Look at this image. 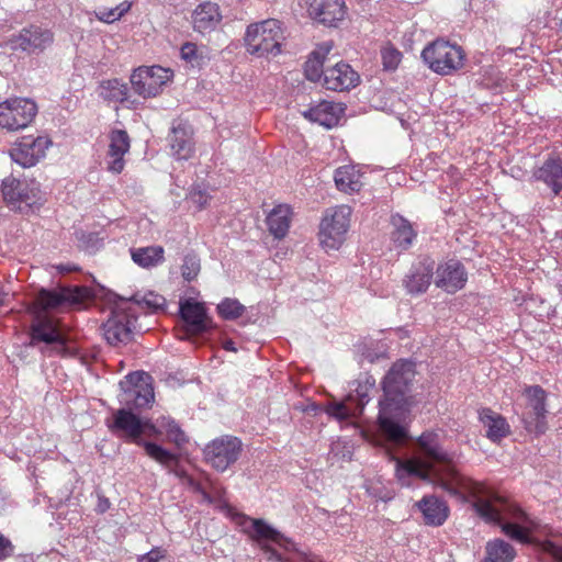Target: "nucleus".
<instances>
[{"label": "nucleus", "instance_id": "10", "mask_svg": "<svg viewBox=\"0 0 562 562\" xmlns=\"http://www.w3.org/2000/svg\"><path fill=\"white\" fill-rule=\"evenodd\" d=\"M37 114L36 103L26 98L8 99L0 103V126L8 131L25 128Z\"/></svg>", "mask_w": 562, "mask_h": 562}, {"label": "nucleus", "instance_id": "18", "mask_svg": "<svg viewBox=\"0 0 562 562\" xmlns=\"http://www.w3.org/2000/svg\"><path fill=\"white\" fill-rule=\"evenodd\" d=\"M468 272L464 265L457 259L438 265L435 284L449 294H453L465 286Z\"/></svg>", "mask_w": 562, "mask_h": 562}, {"label": "nucleus", "instance_id": "38", "mask_svg": "<svg viewBox=\"0 0 562 562\" xmlns=\"http://www.w3.org/2000/svg\"><path fill=\"white\" fill-rule=\"evenodd\" d=\"M325 55L318 50H313L304 64V75L307 80L317 82L324 79Z\"/></svg>", "mask_w": 562, "mask_h": 562}, {"label": "nucleus", "instance_id": "20", "mask_svg": "<svg viewBox=\"0 0 562 562\" xmlns=\"http://www.w3.org/2000/svg\"><path fill=\"white\" fill-rule=\"evenodd\" d=\"M434 269L435 260L429 256H420L404 279L406 291L413 295L425 293L431 283Z\"/></svg>", "mask_w": 562, "mask_h": 562}, {"label": "nucleus", "instance_id": "8", "mask_svg": "<svg viewBox=\"0 0 562 562\" xmlns=\"http://www.w3.org/2000/svg\"><path fill=\"white\" fill-rule=\"evenodd\" d=\"M351 209L340 205L328 210L319 225L321 244L329 249H338L345 240L350 225Z\"/></svg>", "mask_w": 562, "mask_h": 562}, {"label": "nucleus", "instance_id": "2", "mask_svg": "<svg viewBox=\"0 0 562 562\" xmlns=\"http://www.w3.org/2000/svg\"><path fill=\"white\" fill-rule=\"evenodd\" d=\"M416 375L415 363L409 360H398L387 371L381 382L383 391L379 400L378 423L372 440L380 442L386 438L395 443L407 437V428L402 424L413 404L412 386Z\"/></svg>", "mask_w": 562, "mask_h": 562}, {"label": "nucleus", "instance_id": "34", "mask_svg": "<svg viewBox=\"0 0 562 562\" xmlns=\"http://www.w3.org/2000/svg\"><path fill=\"white\" fill-rule=\"evenodd\" d=\"M133 261L142 268H153L165 261V250L161 246L131 248Z\"/></svg>", "mask_w": 562, "mask_h": 562}, {"label": "nucleus", "instance_id": "58", "mask_svg": "<svg viewBox=\"0 0 562 562\" xmlns=\"http://www.w3.org/2000/svg\"><path fill=\"white\" fill-rule=\"evenodd\" d=\"M224 348L229 351H236L235 344L232 340L226 341Z\"/></svg>", "mask_w": 562, "mask_h": 562}, {"label": "nucleus", "instance_id": "48", "mask_svg": "<svg viewBox=\"0 0 562 562\" xmlns=\"http://www.w3.org/2000/svg\"><path fill=\"white\" fill-rule=\"evenodd\" d=\"M541 548L546 553L552 557L554 562H562V544L548 540L541 544Z\"/></svg>", "mask_w": 562, "mask_h": 562}, {"label": "nucleus", "instance_id": "7", "mask_svg": "<svg viewBox=\"0 0 562 562\" xmlns=\"http://www.w3.org/2000/svg\"><path fill=\"white\" fill-rule=\"evenodd\" d=\"M38 342L45 344L40 350L43 355L47 356H52L53 352H63L67 349V338L57 328L55 322L40 312H35L30 326V342L27 346L35 347Z\"/></svg>", "mask_w": 562, "mask_h": 562}, {"label": "nucleus", "instance_id": "4", "mask_svg": "<svg viewBox=\"0 0 562 562\" xmlns=\"http://www.w3.org/2000/svg\"><path fill=\"white\" fill-rule=\"evenodd\" d=\"M284 40L282 22L277 19H267L247 26L244 45L250 55L270 58L281 54Z\"/></svg>", "mask_w": 562, "mask_h": 562}, {"label": "nucleus", "instance_id": "19", "mask_svg": "<svg viewBox=\"0 0 562 562\" xmlns=\"http://www.w3.org/2000/svg\"><path fill=\"white\" fill-rule=\"evenodd\" d=\"M308 15L327 27H337L347 13L344 0H307Z\"/></svg>", "mask_w": 562, "mask_h": 562}, {"label": "nucleus", "instance_id": "46", "mask_svg": "<svg viewBox=\"0 0 562 562\" xmlns=\"http://www.w3.org/2000/svg\"><path fill=\"white\" fill-rule=\"evenodd\" d=\"M138 562H171L166 551L159 547L153 548L149 552L140 555Z\"/></svg>", "mask_w": 562, "mask_h": 562}, {"label": "nucleus", "instance_id": "3", "mask_svg": "<svg viewBox=\"0 0 562 562\" xmlns=\"http://www.w3.org/2000/svg\"><path fill=\"white\" fill-rule=\"evenodd\" d=\"M140 418L138 414L122 407L113 411L112 419H106V426L112 434L143 447L146 454L155 461L164 465L177 462L178 458L176 454L156 442L147 441L142 438Z\"/></svg>", "mask_w": 562, "mask_h": 562}, {"label": "nucleus", "instance_id": "15", "mask_svg": "<svg viewBox=\"0 0 562 562\" xmlns=\"http://www.w3.org/2000/svg\"><path fill=\"white\" fill-rule=\"evenodd\" d=\"M53 42V32L38 25L24 27L18 35H13L10 38V44L13 49H21L29 54L42 53L49 47Z\"/></svg>", "mask_w": 562, "mask_h": 562}, {"label": "nucleus", "instance_id": "56", "mask_svg": "<svg viewBox=\"0 0 562 562\" xmlns=\"http://www.w3.org/2000/svg\"><path fill=\"white\" fill-rule=\"evenodd\" d=\"M98 508H99V512L100 513H104L106 512L109 508H110V503L106 498H102L100 499L99 504H98Z\"/></svg>", "mask_w": 562, "mask_h": 562}, {"label": "nucleus", "instance_id": "42", "mask_svg": "<svg viewBox=\"0 0 562 562\" xmlns=\"http://www.w3.org/2000/svg\"><path fill=\"white\" fill-rule=\"evenodd\" d=\"M150 375L143 372V371H134L128 373L124 380L120 381L119 385L122 392L125 391H136L140 390L144 386H151L146 382V380H149Z\"/></svg>", "mask_w": 562, "mask_h": 562}, {"label": "nucleus", "instance_id": "28", "mask_svg": "<svg viewBox=\"0 0 562 562\" xmlns=\"http://www.w3.org/2000/svg\"><path fill=\"white\" fill-rule=\"evenodd\" d=\"M479 420L486 428V437L492 442H499L510 434V427L506 418L488 407L479 411Z\"/></svg>", "mask_w": 562, "mask_h": 562}, {"label": "nucleus", "instance_id": "1", "mask_svg": "<svg viewBox=\"0 0 562 562\" xmlns=\"http://www.w3.org/2000/svg\"><path fill=\"white\" fill-rule=\"evenodd\" d=\"M380 435L379 429H370L363 432L368 442L382 449L392 460H396V477L402 485H408L412 476L419 477L440 487L449 495L465 501L468 497L475 499L473 507L476 514L486 522L495 524L510 539L521 543H531V531L536 524L517 505L504 502L499 506L494 505L484 496L487 488L480 482L462 475L454 467L457 454L445 450L439 443V437L434 432H423L417 439V453L423 468L398 460L396 449L404 445L408 436L398 443L386 438L374 442L372 437Z\"/></svg>", "mask_w": 562, "mask_h": 562}, {"label": "nucleus", "instance_id": "47", "mask_svg": "<svg viewBox=\"0 0 562 562\" xmlns=\"http://www.w3.org/2000/svg\"><path fill=\"white\" fill-rule=\"evenodd\" d=\"M384 69L394 70L401 61V53L396 49H385L382 52Z\"/></svg>", "mask_w": 562, "mask_h": 562}, {"label": "nucleus", "instance_id": "53", "mask_svg": "<svg viewBox=\"0 0 562 562\" xmlns=\"http://www.w3.org/2000/svg\"><path fill=\"white\" fill-rule=\"evenodd\" d=\"M97 16L102 22L113 23L121 19V13H116V9L113 8L111 10L100 12Z\"/></svg>", "mask_w": 562, "mask_h": 562}, {"label": "nucleus", "instance_id": "6", "mask_svg": "<svg viewBox=\"0 0 562 562\" xmlns=\"http://www.w3.org/2000/svg\"><path fill=\"white\" fill-rule=\"evenodd\" d=\"M463 49L448 41L436 40L422 52V58L428 67L440 75H449L460 69L464 61Z\"/></svg>", "mask_w": 562, "mask_h": 562}, {"label": "nucleus", "instance_id": "30", "mask_svg": "<svg viewBox=\"0 0 562 562\" xmlns=\"http://www.w3.org/2000/svg\"><path fill=\"white\" fill-rule=\"evenodd\" d=\"M192 18L194 30L200 33H205L214 30L222 16L216 3L204 2L199 4L193 11Z\"/></svg>", "mask_w": 562, "mask_h": 562}, {"label": "nucleus", "instance_id": "16", "mask_svg": "<svg viewBox=\"0 0 562 562\" xmlns=\"http://www.w3.org/2000/svg\"><path fill=\"white\" fill-rule=\"evenodd\" d=\"M89 295V290L85 286L63 288L59 291L41 289L37 293V303L40 307L36 312L43 315V312L57 308L65 304H79Z\"/></svg>", "mask_w": 562, "mask_h": 562}, {"label": "nucleus", "instance_id": "13", "mask_svg": "<svg viewBox=\"0 0 562 562\" xmlns=\"http://www.w3.org/2000/svg\"><path fill=\"white\" fill-rule=\"evenodd\" d=\"M50 145L52 140L47 136H22L10 150V157L23 168H30L35 166L45 156V150Z\"/></svg>", "mask_w": 562, "mask_h": 562}, {"label": "nucleus", "instance_id": "36", "mask_svg": "<svg viewBox=\"0 0 562 562\" xmlns=\"http://www.w3.org/2000/svg\"><path fill=\"white\" fill-rule=\"evenodd\" d=\"M334 180L337 189L346 193L359 192L362 187L360 176L352 166L339 167L335 171Z\"/></svg>", "mask_w": 562, "mask_h": 562}, {"label": "nucleus", "instance_id": "5", "mask_svg": "<svg viewBox=\"0 0 562 562\" xmlns=\"http://www.w3.org/2000/svg\"><path fill=\"white\" fill-rule=\"evenodd\" d=\"M1 193L7 206L14 212L29 214L38 204L40 183L35 180L5 177L1 182Z\"/></svg>", "mask_w": 562, "mask_h": 562}, {"label": "nucleus", "instance_id": "55", "mask_svg": "<svg viewBox=\"0 0 562 562\" xmlns=\"http://www.w3.org/2000/svg\"><path fill=\"white\" fill-rule=\"evenodd\" d=\"M114 9H116V13H121V18H122L131 9V3L122 2Z\"/></svg>", "mask_w": 562, "mask_h": 562}, {"label": "nucleus", "instance_id": "31", "mask_svg": "<svg viewBox=\"0 0 562 562\" xmlns=\"http://www.w3.org/2000/svg\"><path fill=\"white\" fill-rule=\"evenodd\" d=\"M393 231L391 239L394 246L401 250H407L413 245L417 236V232L413 228L412 223L400 214L393 215L391 218Z\"/></svg>", "mask_w": 562, "mask_h": 562}, {"label": "nucleus", "instance_id": "27", "mask_svg": "<svg viewBox=\"0 0 562 562\" xmlns=\"http://www.w3.org/2000/svg\"><path fill=\"white\" fill-rule=\"evenodd\" d=\"M416 505L428 526H442L449 517L447 503L436 495H425Z\"/></svg>", "mask_w": 562, "mask_h": 562}, {"label": "nucleus", "instance_id": "12", "mask_svg": "<svg viewBox=\"0 0 562 562\" xmlns=\"http://www.w3.org/2000/svg\"><path fill=\"white\" fill-rule=\"evenodd\" d=\"M169 79V70L160 66L139 67L131 75V85L135 93L143 98L156 97Z\"/></svg>", "mask_w": 562, "mask_h": 562}, {"label": "nucleus", "instance_id": "33", "mask_svg": "<svg viewBox=\"0 0 562 562\" xmlns=\"http://www.w3.org/2000/svg\"><path fill=\"white\" fill-rule=\"evenodd\" d=\"M128 91L127 83L119 78L102 80L99 85V95L106 102L123 103Z\"/></svg>", "mask_w": 562, "mask_h": 562}, {"label": "nucleus", "instance_id": "43", "mask_svg": "<svg viewBox=\"0 0 562 562\" xmlns=\"http://www.w3.org/2000/svg\"><path fill=\"white\" fill-rule=\"evenodd\" d=\"M201 270L200 258L194 252H189L183 258L181 274L186 281L194 280Z\"/></svg>", "mask_w": 562, "mask_h": 562}, {"label": "nucleus", "instance_id": "59", "mask_svg": "<svg viewBox=\"0 0 562 562\" xmlns=\"http://www.w3.org/2000/svg\"><path fill=\"white\" fill-rule=\"evenodd\" d=\"M196 491L202 492V493H203V495H204V497L209 498V496L206 495V493H205V492H203V491L201 490V487H200V486H196Z\"/></svg>", "mask_w": 562, "mask_h": 562}, {"label": "nucleus", "instance_id": "35", "mask_svg": "<svg viewBox=\"0 0 562 562\" xmlns=\"http://www.w3.org/2000/svg\"><path fill=\"white\" fill-rule=\"evenodd\" d=\"M269 232L278 239L283 238L290 227V209L279 205L267 216Z\"/></svg>", "mask_w": 562, "mask_h": 562}, {"label": "nucleus", "instance_id": "51", "mask_svg": "<svg viewBox=\"0 0 562 562\" xmlns=\"http://www.w3.org/2000/svg\"><path fill=\"white\" fill-rule=\"evenodd\" d=\"M190 199L199 206V209H203L207 204L209 195L205 191L199 188H193L190 192Z\"/></svg>", "mask_w": 562, "mask_h": 562}, {"label": "nucleus", "instance_id": "37", "mask_svg": "<svg viewBox=\"0 0 562 562\" xmlns=\"http://www.w3.org/2000/svg\"><path fill=\"white\" fill-rule=\"evenodd\" d=\"M484 562H513L516 557L514 547L503 539H494L486 543Z\"/></svg>", "mask_w": 562, "mask_h": 562}, {"label": "nucleus", "instance_id": "50", "mask_svg": "<svg viewBox=\"0 0 562 562\" xmlns=\"http://www.w3.org/2000/svg\"><path fill=\"white\" fill-rule=\"evenodd\" d=\"M267 542L268 541H261V542H258V543L260 546V549L267 555V560L268 561L289 562L286 559H283L282 555L273 547H271Z\"/></svg>", "mask_w": 562, "mask_h": 562}, {"label": "nucleus", "instance_id": "29", "mask_svg": "<svg viewBox=\"0 0 562 562\" xmlns=\"http://www.w3.org/2000/svg\"><path fill=\"white\" fill-rule=\"evenodd\" d=\"M171 154L179 160H187L193 153L192 133L189 126L179 124L173 126L168 136Z\"/></svg>", "mask_w": 562, "mask_h": 562}, {"label": "nucleus", "instance_id": "39", "mask_svg": "<svg viewBox=\"0 0 562 562\" xmlns=\"http://www.w3.org/2000/svg\"><path fill=\"white\" fill-rule=\"evenodd\" d=\"M114 296L116 299L115 302L132 301V302L136 303L137 305H145L147 308L151 310L153 312L162 310L166 304V299L159 294L154 293V292H148L145 295L135 293L130 299H125L124 296H121L119 294H114Z\"/></svg>", "mask_w": 562, "mask_h": 562}, {"label": "nucleus", "instance_id": "49", "mask_svg": "<svg viewBox=\"0 0 562 562\" xmlns=\"http://www.w3.org/2000/svg\"><path fill=\"white\" fill-rule=\"evenodd\" d=\"M142 424V436L147 434L148 436H159L162 434V428L159 426L158 420L156 424L151 423L148 418H140Z\"/></svg>", "mask_w": 562, "mask_h": 562}, {"label": "nucleus", "instance_id": "11", "mask_svg": "<svg viewBox=\"0 0 562 562\" xmlns=\"http://www.w3.org/2000/svg\"><path fill=\"white\" fill-rule=\"evenodd\" d=\"M527 396V412L522 415V422L528 432L542 435L547 426V392L540 385H530L525 389Z\"/></svg>", "mask_w": 562, "mask_h": 562}, {"label": "nucleus", "instance_id": "17", "mask_svg": "<svg viewBox=\"0 0 562 562\" xmlns=\"http://www.w3.org/2000/svg\"><path fill=\"white\" fill-rule=\"evenodd\" d=\"M136 317L123 311H113L103 324V335L106 341L116 346L128 344L133 340V329Z\"/></svg>", "mask_w": 562, "mask_h": 562}, {"label": "nucleus", "instance_id": "40", "mask_svg": "<svg viewBox=\"0 0 562 562\" xmlns=\"http://www.w3.org/2000/svg\"><path fill=\"white\" fill-rule=\"evenodd\" d=\"M158 424L166 431L168 439L178 447L188 442V437L175 419L162 416L158 418Z\"/></svg>", "mask_w": 562, "mask_h": 562}, {"label": "nucleus", "instance_id": "44", "mask_svg": "<svg viewBox=\"0 0 562 562\" xmlns=\"http://www.w3.org/2000/svg\"><path fill=\"white\" fill-rule=\"evenodd\" d=\"M181 58L191 64L192 67H199L202 56L198 53V47L194 43L187 42L180 49Z\"/></svg>", "mask_w": 562, "mask_h": 562}, {"label": "nucleus", "instance_id": "32", "mask_svg": "<svg viewBox=\"0 0 562 562\" xmlns=\"http://www.w3.org/2000/svg\"><path fill=\"white\" fill-rule=\"evenodd\" d=\"M155 400L154 389L151 386H144L136 391H125L119 396L120 403L131 409L139 411L148 407Z\"/></svg>", "mask_w": 562, "mask_h": 562}, {"label": "nucleus", "instance_id": "41", "mask_svg": "<svg viewBox=\"0 0 562 562\" xmlns=\"http://www.w3.org/2000/svg\"><path fill=\"white\" fill-rule=\"evenodd\" d=\"M218 315L226 321H234L245 312V306L236 299L225 297L216 307Z\"/></svg>", "mask_w": 562, "mask_h": 562}, {"label": "nucleus", "instance_id": "52", "mask_svg": "<svg viewBox=\"0 0 562 562\" xmlns=\"http://www.w3.org/2000/svg\"><path fill=\"white\" fill-rule=\"evenodd\" d=\"M13 544L3 535H0V560H4L13 554Z\"/></svg>", "mask_w": 562, "mask_h": 562}, {"label": "nucleus", "instance_id": "26", "mask_svg": "<svg viewBox=\"0 0 562 562\" xmlns=\"http://www.w3.org/2000/svg\"><path fill=\"white\" fill-rule=\"evenodd\" d=\"M130 149V136L124 130H114L110 134L108 150V170L120 173L124 169V155Z\"/></svg>", "mask_w": 562, "mask_h": 562}, {"label": "nucleus", "instance_id": "14", "mask_svg": "<svg viewBox=\"0 0 562 562\" xmlns=\"http://www.w3.org/2000/svg\"><path fill=\"white\" fill-rule=\"evenodd\" d=\"M179 315L184 323L187 334L203 335L214 327L205 304L193 299L180 302Z\"/></svg>", "mask_w": 562, "mask_h": 562}, {"label": "nucleus", "instance_id": "23", "mask_svg": "<svg viewBox=\"0 0 562 562\" xmlns=\"http://www.w3.org/2000/svg\"><path fill=\"white\" fill-rule=\"evenodd\" d=\"M532 177L559 195L562 192V153L549 154L542 165L533 170Z\"/></svg>", "mask_w": 562, "mask_h": 562}, {"label": "nucleus", "instance_id": "9", "mask_svg": "<svg viewBox=\"0 0 562 562\" xmlns=\"http://www.w3.org/2000/svg\"><path fill=\"white\" fill-rule=\"evenodd\" d=\"M243 450L241 440L224 435L213 439L203 450L204 460L216 471L224 472L238 459Z\"/></svg>", "mask_w": 562, "mask_h": 562}, {"label": "nucleus", "instance_id": "57", "mask_svg": "<svg viewBox=\"0 0 562 562\" xmlns=\"http://www.w3.org/2000/svg\"><path fill=\"white\" fill-rule=\"evenodd\" d=\"M78 268L76 266H72V265H60V266H58V270L60 272H70V271H75Z\"/></svg>", "mask_w": 562, "mask_h": 562}, {"label": "nucleus", "instance_id": "45", "mask_svg": "<svg viewBox=\"0 0 562 562\" xmlns=\"http://www.w3.org/2000/svg\"><path fill=\"white\" fill-rule=\"evenodd\" d=\"M79 243L85 250L91 254L100 248L102 239L99 237L98 233H81Z\"/></svg>", "mask_w": 562, "mask_h": 562}, {"label": "nucleus", "instance_id": "22", "mask_svg": "<svg viewBox=\"0 0 562 562\" xmlns=\"http://www.w3.org/2000/svg\"><path fill=\"white\" fill-rule=\"evenodd\" d=\"M241 518L247 519L251 522V530H245L251 540L256 542L271 541L278 544L280 548L286 551H296L295 542L281 533L272 525L268 524L262 518H249L245 515H240Z\"/></svg>", "mask_w": 562, "mask_h": 562}, {"label": "nucleus", "instance_id": "21", "mask_svg": "<svg viewBox=\"0 0 562 562\" xmlns=\"http://www.w3.org/2000/svg\"><path fill=\"white\" fill-rule=\"evenodd\" d=\"M368 402L367 387L355 389L348 393L345 401L328 403L326 413L338 420H347L360 415Z\"/></svg>", "mask_w": 562, "mask_h": 562}, {"label": "nucleus", "instance_id": "24", "mask_svg": "<svg viewBox=\"0 0 562 562\" xmlns=\"http://www.w3.org/2000/svg\"><path fill=\"white\" fill-rule=\"evenodd\" d=\"M359 75L350 65L340 61L333 67H327L324 71L323 86L327 90L344 91L355 88L359 82Z\"/></svg>", "mask_w": 562, "mask_h": 562}, {"label": "nucleus", "instance_id": "54", "mask_svg": "<svg viewBox=\"0 0 562 562\" xmlns=\"http://www.w3.org/2000/svg\"><path fill=\"white\" fill-rule=\"evenodd\" d=\"M375 385V380L372 376H367L364 384H361L360 382L357 383L356 389H360L366 386L367 387V396H369V390L373 389ZM370 400V397H368Z\"/></svg>", "mask_w": 562, "mask_h": 562}, {"label": "nucleus", "instance_id": "25", "mask_svg": "<svg viewBox=\"0 0 562 562\" xmlns=\"http://www.w3.org/2000/svg\"><path fill=\"white\" fill-rule=\"evenodd\" d=\"M345 108L340 103L322 101L302 112V115L311 122L318 123L326 128L338 125Z\"/></svg>", "mask_w": 562, "mask_h": 562}]
</instances>
